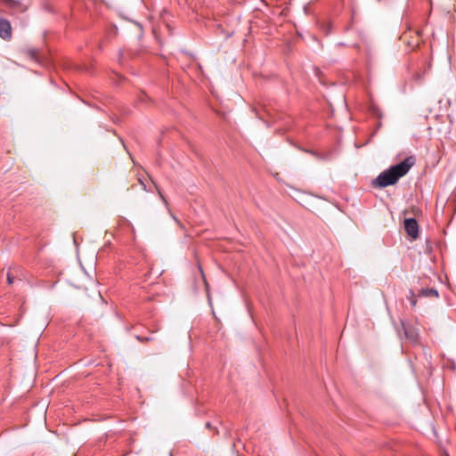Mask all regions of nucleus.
<instances>
[{"mask_svg":"<svg viewBox=\"0 0 456 456\" xmlns=\"http://www.w3.org/2000/svg\"><path fill=\"white\" fill-rule=\"evenodd\" d=\"M415 164V158L410 156L405 158L400 163L390 167L388 169L381 172L372 182L373 186L385 188L395 184L398 180L404 176L411 167Z\"/></svg>","mask_w":456,"mask_h":456,"instance_id":"nucleus-1","label":"nucleus"},{"mask_svg":"<svg viewBox=\"0 0 456 456\" xmlns=\"http://www.w3.org/2000/svg\"><path fill=\"white\" fill-rule=\"evenodd\" d=\"M404 229L407 234L413 240L419 237V224L415 218H406L404 220Z\"/></svg>","mask_w":456,"mask_h":456,"instance_id":"nucleus-2","label":"nucleus"},{"mask_svg":"<svg viewBox=\"0 0 456 456\" xmlns=\"http://www.w3.org/2000/svg\"><path fill=\"white\" fill-rule=\"evenodd\" d=\"M0 37L9 41L12 38V26L8 20L0 17Z\"/></svg>","mask_w":456,"mask_h":456,"instance_id":"nucleus-3","label":"nucleus"},{"mask_svg":"<svg viewBox=\"0 0 456 456\" xmlns=\"http://www.w3.org/2000/svg\"><path fill=\"white\" fill-rule=\"evenodd\" d=\"M402 327L404 332L405 338L411 343H417L419 341V333L417 329L414 327L401 322Z\"/></svg>","mask_w":456,"mask_h":456,"instance_id":"nucleus-4","label":"nucleus"},{"mask_svg":"<svg viewBox=\"0 0 456 456\" xmlns=\"http://www.w3.org/2000/svg\"><path fill=\"white\" fill-rule=\"evenodd\" d=\"M418 297H436V298H438L439 297V293L437 291V289H421L419 293H418Z\"/></svg>","mask_w":456,"mask_h":456,"instance_id":"nucleus-5","label":"nucleus"},{"mask_svg":"<svg viewBox=\"0 0 456 456\" xmlns=\"http://www.w3.org/2000/svg\"><path fill=\"white\" fill-rule=\"evenodd\" d=\"M11 272H14L17 281H23L26 278V273L20 266H15L10 269Z\"/></svg>","mask_w":456,"mask_h":456,"instance_id":"nucleus-6","label":"nucleus"},{"mask_svg":"<svg viewBox=\"0 0 456 456\" xmlns=\"http://www.w3.org/2000/svg\"><path fill=\"white\" fill-rule=\"evenodd\" d=\"M4 2L7 6L15 8L20 6L21 3L20 0H1Z\"/></svg>","mask_w":456,"mask_h":456,"instance_id":"nucleus-7","label":"nucleus"},{"mask_svg":"<svg viewBox=\"0 0 456 456\" xmlns=\"http://www.w3.org/2000/svg\"><path fill=\"white\" fill-rule=\"evenodd\" d=\"M153 184H154V187L156 188L157 191H158V195L159 197L160 198V200L163 201V203L165 204L166 207H168V202L167 200V199L165 198V196L163 195L161 190L159 189V187L158 186V184L155 183V182H152Z\"/></svg>","mask_w":456,"mask_h":456,"instance_id":"nucleus-8","label":"nucleus"},{"mask_svg":"<svg viewBox=\"0 0 456 456\" xmlns=\"http://www.w3.org/2000/svg\"><path fill=\"white\" fill-rule=\"evenodd\" d=\"M322 29L323 33L326 36H328L332 31V25H331V23H330V22L323 23L322 26Z\"/></svg>","mask_w":456,"mask_h":456,"instance_id":"nucleus-9","label":"nucleus"},{"mask_svg":"<svg viewBox=\"0 0 456 456\" xmlns=\"http://www.w3.org/2000/svg\"><path fill=\"white\" fill-rule=\"evenodd\" d=\"M16 280V276L14 274V272H11L10 270L8 271L7 273V283L9 285H12L15 282Z\"/></svg>","mask_w":456,"mask_h":456,"instance_id":"nucleus-10","label":"nucleus"},{"mask_svg":"<svg viewBox=\"0 0 456 456\" xmlns=\"http://www.w3.org/2000/svg\"><path fill=\"white\" fill-rule=\"evenodd\" d=\"M409 299L412 307L417 305V296L414 294L413 290H410Z\"/></svg>","mask_w":456,"mask_h":456,"instance_id":"nucleus-11","label":"nucleus"},{"mask_svg":"<svg viewBox=\"0 0 456 456\" xmlns=\"http://www.w3.org/2000/svg\"><path fill=\"white\" fill-rule=\"evenodd\" d=\"M135 338L141 343H147V342L153 340L152 337H142L140 335H136Z\"/></svg>","mask_w":456,"mask_h":456,"instance_id":"nucleus-12","label":"nucleus"},{"mask_svg":"<svg viewBox=\"0 0 456 456\" xmlns=\"http://www.w3.org/2000/svg\"><path fill=\"white\" fill-rule=\"evenodd\" d=\"M138 181H139V183L142 185V190H143V191H148V190H147V186H146V184L144 183V182H143L141 178H139V179H138Z\"/></svg>","mask_w":456,"mask_h":456,"instance_id":"nucleus-13","label":"nucleus"},{"mask_svg":"<svg viewBox=\"0 0 456 456\" xmlns=\"http://www.w3.org/2000/svg\"><path fill=\"white\" fill-rule=\"evenodd\" d=\"M122 57H123V53L120 51V52H119V57H118V61H119L120 63H122Z\"/></svg>","mask_w":456,"mask_h":456,"instance_id":"nucleus-14","label":"nucleus"},{"mask_svg":"<svg viewBox=\"0 0 456 456\" xmlns=\"http://www.w3.org/2000/svg\"><path fill=\"white\" fill-rule=\"evenodd\" d=\"M172 217L173 219L179 224L182 226L181 223L178 221V219L176 218V216H175L174 215H172Z\"/></svg>","mask_w":456,"mask_h":456,"instance_id":"nucleus-15","label":"nucleus"},{"mask_svg":"<svg viewBox=\"0 0 456 456\" xmlns=\"http://www.w3.org/2000/svg\"><path fill=\"white\" fill-rule=\"evenodd\" d=\"M29 53H30L31 57H33V58L36 55V52L34 50L29 51Z\"/></svg>","mask_w":456,"mask_h":456,"instance_id":"nucleus-16","label":"nucleus"},{"mask_svg":"<svg viewBox=\"0 0 456 456\" xmlns=\"http://www.w3.org/2000/svg\"><path fill=\"white\" fill-rule=\"evenodd\" d=\"M206 427L209 428H210V423H209V422H207V423H206Z\"/></svg>","mask_w":456,"mask_h":456,"instance_id":"nucleus-17","label":"nucleus"},{"mask_svg":"<svg viewBox=\"0 0 456 456\" xmlns=\"http://www.w3.org/2000/svg\"><path fill=\"white\" fill-rule=\"evenodd\" d=\"M146 97H147V96L143 94V95L141 97V100H143V99H144V98H146Z\"/></svg>","mask_w":456,"mask_h":456,"instance_id":"nucleus-18","label":"nucleus"}]
</instances>
